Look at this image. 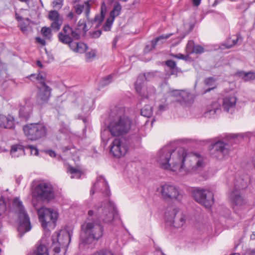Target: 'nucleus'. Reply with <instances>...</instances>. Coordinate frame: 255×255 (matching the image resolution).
<instances>
[{
    "label": "nucleus",
    "instance_id": "26",
    "mask_svg": "<svg viewBox=\"0 0 255 255\" xmlns=\"http://www.w3.org/2000/svg\"><path fill=\"white\" fill-rule=\"evenodd\" d=\"M241 38L240 35H235L228 40V43L222 44L220 46L221 49H229L234 45L237 44L239 39Z\"/></svg>",
    "mask_w": 255,
    "mask_h": 255
},
{
    "label": "nucleus",
    "instance_id": "52",
    "mask_svg": "<svg viewBox=\"0 0 255 255\" xmlns=\"http://www.w3.org/2000/svg\"><path fill=\"white\" fill-rule=\"evenodd\" d=\"M27 148L29 149L30 150L31 154L34 155H37L38 154V149L33 145H28L27 146Z\"/></svg>",
    "mask_w": 255,
    "mask_h": 255
},
{
    "label": "nucleus",
    "instance_id": "48",
    "mask_svg": "<svg viewBox=\"0 0 255 255\" xmlns=\"http://www.w3.org/2000/svg\"><path fill=\"white\" fill-rule=\"evenodd\" d=\"M165 64L168 67L167 69H173L177 67L176 66V63L173 60H168L165 62Z\"/></svg>",
    "mask_w": 255,
    "mask_h": 255
},
{
    "label": "nucleus",
    "instance_id": "32",
    "mask_svg": "<svg viewBox=\"0 0 255 255\" xmlns=\"http://www.w3.org/2000/svg\"><path fill=\"white\" fill-rule=\"evenodd\" d=\"M122 10V6L119 2H116L114 5L113 10L110 12V17L115 18L116 17L119 16Z\"/></svg>",
    "mask_w": 255,
    "mask_h": 255
},
{
    "label": "nucleus",
    "instance_id": "23",
    "mask_svg": "<svg viewBox=\"0 0 255 255\" xmlns=\"http://www.w3.org/2000/svg\"><path fill=\"white\" fill-rule=\"evenodd\" d=\"M221 112L220 104L218 102L215 101L207 106V111L205 112L204 115L205 117L210 118L220 114Z\"/></svg>",
    "mask_w": 255,
    "mask_h": 255
},
{
    "label": "nucleus",
    "instance_id": "60",
    "mask_svg": "<svg viewBox=\"0 0 255 255\" xmlns=\"http://www.w3.org/2000/svg\"><path fill=\"white\" fill-rule=\"evenodd\" d=\"M20 29L23 31L24 32L26 30H27V26L26 25H21L20 26Z\"/></svg>",
    "mask_w": 255,
    "mask_h": 255
},
{
    "label": "nucleus",
    "instance_id": "44",
    "mask_svg": "<svg viewBox=\"0 0 255 255\" xmlns=\"http://www.w3.org/2000/svg\"><path fill=\"white\" fill-rule=\"evenodd\" d=\"M30 77L31 78H36L37 80L39 81L40 82V84H41V86H42V82H44L45 81V78L40 73L38 74V75L36 74H31L30 76Z\"/></svg>",
    "mask_w": 255,
    "mask_h": 255
},
{
    "label": "nucleus",
    "instance_id": "54",
    "mask_svg": "<svg viewBox=\"0 0 255 255\" xmlns=\"http://www.w3.org/2000/svg\"><path fill=\"white\" fill-rule=\"evenodd\" d=\"M102 34V31L100 30H97L94 31L91 33L92 37L97 38H99Z\"/></svg>",
    "mask_w": 255,
    "mask_h": 255
},
{
    "label": "nucleus",
    "instance_id": "45",
    "mask_svg": "<svg viewBox=\"0 0 255 255\" xmlns=\"http://www.w3.org/2000/svg\"><path fill=\"white\" fill-rule=\"evenodd\" d=\"M64 0H54L52 2L53 7L56 8L60 9L63 4Z\"/></svg>",
    "mask_w": 255,
    "mask_h": 255
},
{
    "label": "nucleus",
    "instance_id": "37",
    "mask_svg": "<svg viewBox=\"0 0 255 255\" xmlns=\"http://www.w3.org/2000/svg\"><path fill=\"white\" fill-rule=\"evenodd\" d=\"M153 78V74L152 73H147L146 74L139 75L137 81H139V83H144L143 81L145 79L146 81H150Z\"/></svg>",
    "mask_w": 255,
    "mask_h": 255
},
{
    "label": "nucleus",
    "instance_id": "11",
    "mask_svg": "<svg viewBox=\"0 0 255 255\" xmlns=\"http://www.w3.org/2000/svg\"><path fill=\"white\" fill-rule=\"evenodd\" d=\"M130 142L125 138H115L110 145V152L117 158L124 156L128 152Z\"/></svg>",
    "mask_w": 255,
    "mask_h": 255
},
{
    "label": "nucleus",
    "instance_id": "40",
    "mask_svg": "<svg viewBox=\"0 0 255 255\" xmlns=\"http://www.w3.org/2000/svg\"><path fill=\"white\" fill-rule=\"evenodd\" d=\"M205 84L206 85L212 86L211 88H210L206 90V92H209L211 90L215 88L216 85L215 84V80L214 78L212 77L208 78L205 80Z\"/></svg>",
    "mask_w": 255,
    "mask_h": 255
},
{
    "label": "nucleus",
    "instance_id": "7",
    "mask_svg": "<svg viewBox=\"0 0 255 255\" xmlns=\"http://www.w3.org/2000/svg\"><path fill=\"white\" fill-rule=\"evenodd\" d=\"M32 195L38 201L46 202L52 200L55 196L52 185L46 182L38 184L34 188Z\"/></svg>",
    "mask_w": 255,
    "mask_h": 255
},
{
    "label": "nucleus",
    "instance_id": "47",
    "mask_svg": "<svg viewBox=\"0 0 255 255\" xmlns=\"http://www.w3.org/2000/svg\"><path fill=\"white\" fill-rule=\"evenodd\" d=\"M203 51H204V48L202 46H201L200 45H195L194 46V49L191 51V53H195L196 54H199V53H203Z\"/></svg>",
    "mask_w": 255,
    "mask_h": 255
},
{
    "label": "nucleus",
    "instance_id": "57",
    "mask_svg": "<svg viewBox=\"0 0 255 255\" xmlns=\"http://www.w3.org/2000/svg\"><path fill=\"white\" fill-rule=\"evenodd\" d=\"M36 40L37 42L41 44L42 45H45V40L44 39H41L40 37H36Z\"/></svg>",
    "mask_w": 255,
    "mask_h": 255
},
{
    "label": "nucleus",
    "instance_id": "5",
    "mask_svg": "<svg viewBox=\"0 0 255 255\" xmlns=\"http://www.w3.org/2000/svg\"><path fill=\"white\" fill-rule=\"evenodd\" d=\"M71 234L66 230H62L52 236L54 255H65L71 241Z\"/></svg>",
    "mask_w": 255,
    "mask_h": 255
},
{
    "label": "nucleus",
    "instance_id": "63",
    "mask_svg": "<svg viewBox=\"0 0 255 255\" xmlns=\"http://www.w3.org/2000/svg\"><path fill=\"white\" fill-rule=\"evenodd\" d=\"M89 108V105H88V102H86V103L84 105V107L82 108V110H84V109H87Z\"/></svg>",
    "mask_w": 255,
    "mask_h": 255
},
{
    "label": "nucleus",
    "instance_id": "17",
    "mask_svg": "<svg viewBox=\"0 0 255 255\" xmlns=\"http://www.w3.org/2000/svg\"><path fill=\"white\" fill-rule=\"evenodd\" d=\"M237 98L234 94L226 95L222 99V108L224 111L232 114L235 110Z\"/></svg>",
    "mask_w": 255,
    "mask_h": 255
},
{
    "label": "nucleus",
    "instance_id": "59",
    "mask_svg": "<svg viewBox=\"0 0 255 255\" xmlns=\"http://www.w3.org/2000/svg\"><path fill=\"white\" fill-rule=\"evenodd\" d=\"M201 0H192L193 4L195 6H198Z\"/></svg>",
    "mask_w": 255,
    "mask_h": 255
},
{
    "label": "nucleus",
    "instance_id": "36",
    "mask_svg": "<svg viewBox=\"0 0 255 255\" xmlns=\"http://www.w3.org/2000/svg\"><path fill=\"white\" fill-rule=\"evenodd\" d=\"M172 33L166 34V35H162L160 36L156 37L154 40L151 41L152 44V48H154L157 44V43L161 41L162 43L163 40H165L168 38L171 35H172Z\"/></svg>",
    "mask_w": 255,
    "mask_h": 255
},
{
    "label": "nucleus",
    "instance_id": "33",
    "mask_svg": "<svg viewBox=\"0 0 255 255\" xmlns=\"http://www.w3.org/2000/svg\"><path fill=\"white\" fill-rule=\"evenodd\" d=\"M140 113L142 116L149 118L153 114L152 107L149 105H145L141 109Z\"/></svg>",
    "mask_w": 255,
    "mask_h": 255
},
{
    "label": "nucleus",
    "instance_id": "38",
    "mask_svg": "<svg viewBox=\"0 0 255 255\" xmlns=\"http://www.w3.org/2000/svg\"><path fill=\"white\" fill-rule=\"evenodd\" d=\"M115 20V19L110 17L108 18L105 24L103 25V29L106 31H109L111 30L112 24Z\"/></svg>",
    "mask_w": 255,
    "mask_h": 255
},
{
    "label": "nucleus",
    "instance_id": "2",
    "mask_svg": "<svg viewBox=\"0 0 255 255\" xmlns=\"http://www.w3.org/2000/svg\"><path fill=\"white\" fill-rule=\"evenodd\" d=\"M156 161L161 167L184 175L203 166V158L198 154L187 153L185 148L173 149L167 145L159 149L156 154Z\"/></svg>",
    "mask_w": 255,
    "mask_h": 255
},
{
    "label": "nucleus",
    "instance_id": "35",
    "mask_svg": "<svg viewBox=\"0 0 255 255\" xmlns=\"http://www.w3.org/2000/svg\"><path fill=\"white\" fill-rule=\"evenodd\" d=\"M239 75L246 81L252 80L255 79V73L253 72L245 73L244 72H241L239 73Z\"/></svg>",
    "mask_w": 255,
    "mask_h": 255
},
{
    "label": "nucleus",
    "instance_id": "18",
    "mask_svg": "<svg viewBox=\"0 0 255 255\" xmlns=\"http://www.w3.org/2000/svg\"><path fill=\"white\" fill-rule=\"evenodd\" d=\"M171 95L176 97V101L183 106H186L192 100V96L191 94L185 90H174L171 92Z\"/></svg>",
    "mask_w": 255,
    "mask_h": 255
},
{
    "label": "nucleus",
    "instance_id": "51",
    "mask_svg": "<svg viewBox=\"0 0 255 255\" xmlns=\"http://www.w3.org/2000/svg\"><path fill=\"white\" fill-rule=\"evenodd\" d=\"M170 56L174 58L183 60H186L187 58V56H185L184 55L180 53L177 54H174L172 53L170 54Z\"/></svg>",
    "mask_w": 255,
    "mask_h": 255
},
{
    "label": "nucleus",
    "instance_id": "58",
    "mask_svg": "<svg viewBox=\"0 0 255 255\" xmlns=\"http://www.w3.org/2000/svg\"><path fill=\"white\" fill-rule=\"evenodd\" d=\"M159 110L160 111H164L167 109L166 105H160L158 107Z\"/></svg>",
    "mask_w": 255,
    "mask_h": 255
},
{
    "label": "nucleus",
    "instance_id": "55",
    "mask_svg": "<svg viewBox=\"0 0 255 255\" xmlns=\"http://www.w3.org/2000/svg\"><path fill=\"white\" fill-rule=\"evenodd\" d=\"M1 73L3 74H6L4 65L0 62V74Z\"/></svg>",
    "mask_w": 255,
    "mask_h": 255
},
{
    "label": "nucleus",
    "instance_id": "46",
    "mask_svg": "<svg viewBox=\"0 0 255 255\" xmlns=\"http://www.w3.org/2000/svg\"><path fill=\"white\" fill-rule=\"evenodd\" d=\"M194 43L193 40H189L186 45V51L189 54L192 53L191 51L194 49Z\"/></svg>",
    "mask_w": 255,
    "mask_h": 255
},
{
    "label": "nucleus",
    "instance_id": "50",
    "mask_svg": "<svg viewBox=\"0 0 255 255\" xmlns=\"http://www.w3.org/2000/svg\"><path fill=\"white\" fill-rule=\"evenodd\" d=\"M84 10H85L86 16L87 17V18H88L90 12V5L88 1H86L85 2V7Z\"/></svg>",
    "mask_w": 255,
    "mask_h": 255
},
{
    "label": "nucleus",
    "instance_id": "27",
    "mask_svg": "<svg viewBox=\"0 0 255 255\" xmlns=\"http://www.w3.org/2000/svg\"><path fill=\"white\" fill-rule=\"evenodd\" d=\"M24 152L23 146L20 144L13 145L11 146L10 154L12 157H18Z\"/></svg>",
    "mask_w": 255,
    "mask_h": 255
},
{
    "label": "nucleus",
    "instance_id": "53",
    "mask_svg": "<svg viewBox=\"0 0 255 255\" xmlns=\"http://www.w3.org/2000/svg\"><path fill=\"white\" fill-rule=\"evenodd\" d=\"M94 255H114L110 251L103 250L97 252Z\"/></svg>",
    "mask_w": 255,
    "mask_h": 255
},
{
    "label": "nucleus",
    "instance_id": "8",
    "mask_svg": "<svg viewBox=\"0 0 255 255\" xmlns=\"http://www.w3.org/2000/svg\"><path fill=\"white\" fill-rule=\"evenodd\" d=\"M23 129L25 136L31 140H36L45 137L47 128L43 124L35 123L24 126Z\"/></svg>",
    "mask_w": 255,
    "mask_h": 255
},
{
    "label": "nucleus",
    "instance_id": "28",
    "mask_svg": "<svg viewBox=\"0 0 255 255\" xmlns=\"http://www.w3.org/2000/svg\"><path fill=\"white\" fill-rule=\"evenodd\" d=\"M58 38L59 41L64 44H68L70 47V44L73 42L71 37L66 32H60L58 34Z\"/></svg>",
    "mask_w": 255,
    "mask_h": 255
},
{
    "label": "nucleus",
    "instance_id": "12",
    "mask_svg": "<svg viewBox=\"0 0 255 255\" xmlns=\"http://www.w3.org/2000/svg\"><path fill=\"white\" fill-rule=\"evenodd\" d=\"M161 188V193L164 199L181 201L183 198V192L174 185L165 184Z\"/></svg>",
    "mask_w": 255,
    "mask_h": 255
},
{
    "label": "nucleus",
    "instance_id": "41",
    "mask_svg": "<svg viewBox=\"0 0 255 255\" xmlns=\"http://www.w3.org/2000/svg\"><path fill=\"white\" fill-rule=\"evenodd\" d=\"M77 26L78 30L83 31L84 33H86L89 30L84 20H80Z\"/></svg>",
    "mask_w": 255,
    "mask_h": 255
},
{
    "label": "nucleus",
    "instance_id": "30",
    "mask_svg": "<svg viewBox=\"0 0 255 255\" xmlns=\"http://www.w3.org/2000/svg\"><path fill=\"white\" fill-rule=\"evenodd\" d=\"M31 255H48L47 248L45 245L40 244L34 250Z\"/></svg>",
    "mask_w": 255,
    "mask_h": 255
},
{
    "label": "nucleus",
    "instance_id": "42",
    "mask_svg": "<svg viewBox=\"0 0 255 255\" xmlns=\"http://www.w3.org/2000/svg\"><path fill=\"white\" fill-rule=\"evenodd\" d=\"M105 15V12L103 10V8H102L101 14L96 15L94 18V22H98L96 26L100 25L104 19Z\"/></svg>",
    "mask_w": 255,
    "mask_h": 255
},
{
    "label": "nucleus",
    "instance_id": "15",
    "mask_svg": "<svg viewBox=\"0 0 255 255\" xmlns=\"http://www.w3.org/2000/svg\"><path fill=\"white\" fill-rule=\"evenodd\" d=\"M135 89L136 92L142 99H148L153 96L155 93V88L150 85H145L144 83H139L136 81L135 84Z\"/></svg>",
    "mask_w": 255,
    "mask_h": 255
},
{
    "label": "nucleus",
    "instance_id": "34",
    "mask_svg": "<svg viewBox=\"0 0 255 255\" xmlns=\"http://www.w3.org/2000/svg\"><path fill=\"white\" fill-rule=\"evenodd\" d=\"M179 72V70L178 67L173 69H166L165 71L164 79L168 80L171 75H174L175 77H177L178 73Z\"/></svg>",
    "mask_w": 255,
    "mask_h": 255
},
{
    "label": "nucleus",
    "instance_id": "49",
    "mask_svg": "<svg viewBox=\"0 0 255 255\" xmlns=\"http://www.w3.org/2000/svg\"><path fill=\"white\" fill-rule=\"evenodd\" d=\"M85 7V4H77L75 6V12L78 14H80L82 13L83 11L84 10Z\"/></svg>",
    "mask_w": 255,
    "mask_h": 255
},
{
    "label": "nucleus",
    "instance_id": "4",
    "mask_svg": "<svg viewBox=\"0 0 255 255\" xmlns=\"http://www.w3.org/2000/svg\"><path fill=\"white\" fill-rule=\"evenodd\" d=\"M131 120L125 114L123 108L114 110L111 115L108 126L101 132V137L103 140H107L109 137L107 134L109 132L113 136H120L128 133L130 130Z\"/></svg>",
    "mask_w": 255,
    "mask_h": 255
},
{
    "label": "nucleus",
    "instance_id": "19",
    "mask_svg": "<svg viewBox=\"0 0 255 255\" xmlns=\"http://www.w3.org/2000/svg\"><path fill=\"white\" fill-rule=\"evenodd\" d=\"M48 18L53 21L51 24V28L56 31H58L62 24V18L59 12L55 10H50Z\"/></svg>",
    "mask_w": 255,
    "mask_h": 255
},
{
    "label": "nucleus",
    "instance_id": "6",
    "mask_svg": "<svg viewBox=\"0 0 255 255\" xmlns=\"http://www.w3.org/2000/svg\"><path fill=\"white\" fill-rule=\"evenodd\" d=\"M165 221L167 227L179 228L185 224V216L179 209L169 207L165 213Z\"/></svg>",
    "mask_w": 255,
    "mask_h": 255
},
{
    "label": "nucleus",
    "instance_id": "1",
    "mask_svg": "<svg viewBox=\"0 0 255 255\" xmlns=\"http://www.w3.org/2000/svg\"><path fill=\"white\" fill-rule=\"evenodd\" d=\"M117 215L114 204L110 200L98 203L88 212V217L81 226L82 233L81 243L89 244L93 240H98L104 235V227L101 222L111 223Z\"/></svg>",
    "mask_w": 255,
    "mask_h": 255
},
{
    "label": "nucleus",
    "instance_id": "43",
    "mask_svg": "<svg viewBox=\"0 0 255 255\" xmlns=\"http://www.w3.org/2000/svg\"><path fill=\"white\" fill-rule=\"evenodd\" d=\"M41 33L43 36L47 39H50L52 35L51 29L49 27H42L41 29Z\"/></svg>",
    "mask_w": 255,
    "mask_h": 255
},
{
    "label": "nucleus",
    "instance_id": "9",
    "mask_svg": "<svg viewBox=\"0 0 255 255\" xmlns=\"http://www.w3.org/2000/svg\"><path fill=\"white\" fill-rule=\"evenodd\" d=\"M192 196L197 202L206 208L210 207L214 202L213 193L207 189L196 188L192 190Z\"/></svg>",
    "mask_w": 255,
    "mask_h": 255
},
{
    "label": "nucleus",
    "instance_id": "31",
    "mask_svg": "<svg viewBox=\"0 0 255 255\" xmlns=\"http://www.w3.org/2000/svg\"><path fill=\"white\" fill-rule=\"evenodd\" d=\"M67 172L71 174V178H80L82 174L81 170L71 166L68 167Z\"/></svg>",
    "mask_w": 255,
    "mask_h": 255
},
{
    "label": "nucleus",
    "instance_id": "13",
    "mask_svg": "<svg viewBox=\"0 0 255 255\" xmlns=\"http://www.w3.org/2000/svg\"><path fill=\"white\" fill-rule=\"evenodd\" d=\"M230 151V145L223 141H218L212 144L211 154L218 159L223 158Z\"/></svg>",
    "mask_w": 255,
    "mask_h": 255
},
{
    "label": "nucleus",
    "instance_id": "64",
    "mask_svg": "<svg viewBox=\"0 0 255 255\" xmlns=\"http://www.w3.org/2000/svg\"><path fill=\"white\" fill-rule=\"evenodd\" d=\"M37 65H38L39 67H41V68H42V67H43V66H42V64H41V63L39 61H37Z\"/></svg>",
    "mask_w": 255,
    "mask_h": 255
},
{
    "label": "nucleus",
    "instance_id": "21",
    "mask_svg": "<svg viewBox=\"0 0 255 255\" xmlns=\"http://www.w3.org/2000/svg\"><path fill=\"white\" fill-rule=\"evenodd\" d=\"M15 127V119L13 116L8 114L7 116L0 114V128L6 129H12Z\"/></svg>",
    "mask_w": 255,
    "mask_h": 255
},
{
    "label": "nucleus",
    "instance_id": "14",
    "mask_svg": "<svg viewBox=\"0 0 255 255\" xmlns=\"http://www.w3.org/2000/svg\"><path fill=\"white\" fill-rule=\"evenodd\" d=\"M95 192H101L107 197L111 195L109 186L103 176H100L97 178V181L90 190V194L93 195Z\"/></svg>",
    "mask_w": 255,
    "mask_h": 255
},
{
    "label": "nucleus",
    "instance_id": "25",
    "mask_svg": "<svg viewBox=\"0 0 255 255\" xmlns=\"http://www.w3.org/2000/svg\"><path fill=\"white\" fill-rule=\"evenodd\" d=\"M63 31L66 32L75 39H79L80 37V34L82 32L80 30H78L77 28L73 29L69 25H65L63 29Z\"/></svg>",
    "mask_w": 255,
    "mask_h": 255
},
{
    "label": "nucleus",
    "instance_id": "61",
    "mask_svg": "<svg viewBox=\"0 0 255 255\" xmlns=\"http://www.w3.org/2000/svg\"><path fill=\"white\" fill-rule=\"evenodd\" d=\"M68 17L70 19H72L74 17V13L72 12H70L67 15Z\"/></svg>",
    "mask_w": 255,
    "mask_h": 255
},
{
    "label": "nucleus",
    "instance_id": "56",
    "mask_svg": "<svg viewBox=\"0 0 255 255\" xmlns=\"http://www.w3.org/2000/svg\"><path fill=\"white\" fill-rule=\"evenodd\" d=\"M45 152L52 157L56 156L55 152L52 150H47L45 151Z\"/></svg>",
    "mask_w": 255,
    "mask_h": 255
},
{
    "label": "nucleus",
    "instance_id": "10",
    "mask_svg": "<svg viewBox=\"0 0 255 255\" xmlns=\"http://www.w3.org/2000/svg\"><path fill=\"white\" fill-rule=\"evenodd\" d=\"M38 215L40 222L43 228L47 227H54L57 220L58 214L57 211L46 208H41L38 210Z\"/></svg>",
    "mask_w": 255,
    "mask_h": 255
},
{
    "label": "nucleus",
    "instance_id": "39",
    "mask_svg": "<svg viewBox=\"0 0 255 255\" xmlns=\"http://www.w3.org/2000/svg\"><path fill=\"white\" fill-rule=\"evenodd\" d=\"M96 51L92 50L85 54V59L87 62H91L96 57Z\"/></svg>",
    "mask_w": 255,
    "mask_h": 255
},
{
    "label": "nucleus",
    "instance_id": "16",
    "mask_svg": "<svg viewBox=\"0 0 255 255\" xmlns=\"http://www.w3.org/2000/svg\"><path fill=\"white\" fill-rule=\"evenodd\" d=\"M230 199L233 205V209L236 212L242 209L246 205V202L238 190L233 191L230 195Z\"/></svg>",
    "mask_w": 255,
    "mask_h": 255
},
{
    "label": "nucleus",
    "instance_id": "29",
    "mask_svg": "<svg viewBox=\"0 0 255 255\" xmlns=\"http://www.w3.org/2000/svg\"><path fill=\"white\" fill-rule=\"evenodd\" d=\"M114 74H110L101 79L99 82V88L102 89L109 85L113 81Z\"/></svg>",
    "mask_w": 255,
    "mask_h": 255
},
{
    "label": "nucleus",
    "instance_id": "3",
    "mask_svg": "<svg viewBox=\"0 0 255 255\" xmlns=\"http://www.w3.org/2000/svg\"><path fill=\"white\" fill-rule=\"evenodd\" d=\"M6 212L17 216L19 221L17 230L20 238L31 230V226L28 214L22 201L19 198H14L8 201V204L3 198L0 199V216Z\"/></svg>",
    "mask_w": 255,
    "mask_h": 255
},
{
    "label": "nucleus",
    "instance_id": "24",
    "mask_svg": "<svg viewBox=\"0 0 255 255\" xmlns=\"http://www.w3.org/2000/svg\"><path fill=\"white\" fill-rule=\"evenodd\" d=\"M70 49L75 52L83 53L88 49V46L83 42H73L70 44Z\"/></svg>",
    "mask_w": 255,
    "mask_h": 255
},
{
    "label": "nucleus",
    "instance_id": "22",
    "mask_svg": "<svg viewBox=\"0 0 255 255\" xmlns=\"http://www.w3.org/2000/svg\"><path fill=\"white\" fill-rule=\"evenodd\" d=\"M33 107L29 100H25L24 105L20 106L19 114V116L24 120L29 119L32 113Z\"/></svg>",
    "mask_w": 255,
    "mask_h": 255
},
{
    "label": "nucleus",
    "instance_id": "20",
    "mask_svg": "<svg viewBox=\"0 0 255 255\" xmlns=\"http://www.w3.org/2000/svg\"><path fill=\"white\" fill-rule=\"evenodd\" d=\"M42 86L39 89L37 96V101L39 104L47 103L51 94V89L45 82H42Z\"/></svg>",
    "mask_w": 255,
    "mask_h": 255
},
{
    "label": "nucleus",
    "instance_id": "62",
    "mask_svg": "<svg viewBox=\"0 0 255 255\" xmlns=\"http://www.w3.org/2000/svg\"><path fill=\"white\" fill-rule=\"evenodd\" d=\"M15 17L18 21H20L22 19V17L20 16L17 13L15 14Z\"/></svg>",
    "mask_w": 255,
    "mask_h": 255
}]
</instances>
